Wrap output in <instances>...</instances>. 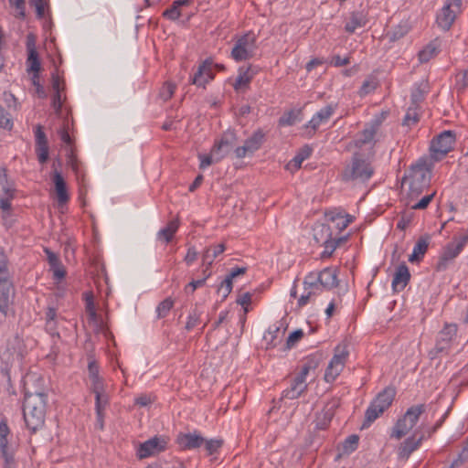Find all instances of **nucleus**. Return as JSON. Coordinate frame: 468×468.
I'll return each mask as SVG.
<instances>
[{"instance_id": "nucleus-1", "label": "nucleus", "mask_w": 468, "mask_h": 468, "mask_svg": "<svg viewBox=\"0 0 468 468\" xmlns=\"http://www.w3.org/2000/svg\"><path fill=\"white\" fill-rule=\"evenodd\" d=\"M34 382L43 384L44 380L36 376H27L25 379L23 418L30 434H35L44 428L47 407L45 388L41 386H34Z\"/></svg>"}, {"instance_id": "nucleus-2", "label": "nucleus", "mask_w": 468, "mask_h": 468, "mask_svg": "<svg viewBox=\"0 0 468 468\" xmlns=\"http://www.w3.org/2000/svg\"><path fill=\"white\" fill-rule=\"evenodd\" d=\"M431 170L425 160L412 165L404 180L409 182L406 205L413 210L425 209L436 195L430 189Z\"/></svg>"}, {"instance_id": "nucleus-3", "label": "nucleus", "mask_w": 468, "mask_h": 468, "mask_svg": "<svg viewBox=\"0 0 468 468\" xmlns=\"http://www.w3.org/2000/svg\"><path fill=\"white\" fill-rule=\"evenodd\" d=\"M355 217L342 209H332L324 213V222H317L314 227L315 234H339L343 232Z\"/></svg>"}, {"instance_id": "nucleus-4", "label": "nucleus", "mask_w": 468, "mask_h": 468, "mask_svg": "<svg viewBox=\"0 0 468 468\" xmlns=\"http://www.w3.org/2000/svg\"><path fill=\"white\" fill-rule=\"evenodd\" d=\"M425 410V404H417L410 407L393 426L390 437L399 440L408 434L418 423Z\"/></svg>"}, {"instance_id": "nucleus-5", "label": "nucleus", "mask_w": 468, "mask_h": 468, "mask_svg": "<svg viewBox=\"0 0 468 468\" xmlns=\"http://www.w3.org/2000/svg\"><path fill=\"white\" fill-rule=\"evenodd\" d=\"M467 243L468 236H462L442 246L435 264V271L438 272L445 271L453 264L454 260L460 255Z\"/></svg>"}, {"instance_id": "nucleus-6", "label": "nucleus", "mask_w": 468, "mask_h": 468, "mask_svg": "<svg viewBox=\"0 0 468 468\" xmlns=\"http://www.w3.org/2000/svg\"><path fill=\"white\" fill-rule=\"evenodd\" d=\"M396 392L392 388H386L379 392L371 401L370 405L365 412V425H370L380 415L387 410L395 398Z\"/></svg>"}, {"instance_id": "nucleus-7", "label": "nucleus", "mask_w": 468, "mask_h": 468, "mask_svg": "<svg viewBox=\"0 0 468 468\" xmlns=\"http://www.w3.org/2000/svg\"><path fill=\"white\" fill-rule=\"evenodd\" d=\"M348 356L349 349L346 343L342 342L335 347L334 356L325 369L324 377L327 383L335 381L336 378L341 374Z\"/></svg>"}, {"instance_id": "nucleus-8", "label": "nucleus", "mask_w": 468, "mask_h": 468, "mask_svg": "<svg viewBox=\"0 0 468 468\" xmlns=\"http://www.w3.org/2000/svg\"><path fill=\"white\" fill-rule=\"evenodd\" d=\"M256 41V35L251 31L239 37L232 48L231 58L236 61L251 58L257 50Z\"/></svg>"}, {"instance_id": "nucleus-9", "label": "nucleus", "mask_w": 468, "mask_h": 468, "mask_svg": "<svg viewBox=\"0 0 468 468\" xmlns=\"http://www.w3.org/2000/svg\"><path fill=\"white\" fill-rule=\"evenodd\" d=\"M456 335L457 325L455 324H445L437 335L435 346L430 350L429 357L435 359L441 354H447Z\"/></svg>"}, {"instance_id": "nucleus-10", "label": "nucleus", "mask_w": 468, "mask_h": 468, "mask_svg": "<svg viewBox=\"0 0 468 468\" xmlns=\"http://www.w3.org/2000/svg\"><path fill=\"white\" fill-rule=\"evenodd\" d=\"M462 11V0H446L436 16V23L438 27L444 31L450 30Z\"/></svg>"}, {"instance_id": "nucleus-11", "label": "nucleus", "mask_w": 468, "mask_h": 468, "mask_svg": "<svg viewBox=\"0 0 468 468\" xmlns=\"http://www.w3.org/2000/svg\"><path fill=\"white\" fill-rule=\"evenodd\" d=\"M455 141V133L452 131H443L435 136L430 145L431 158L434 161L441 160L453 149Z\"/></svg>"}, {"instance_id": "nucleus-12", "label": "nucleus", "mask_w": 468, "mask_h": 468, "mask_svg": "<svg viewBox=\"0 0 468 468\" xmlns=\"http://www.w3.org/2000/svg\"><path fill=\"white\" fill-rule=\"evenodd\" d=\"M373 168L364 160L354 158L352 166L343 174L344 180H359L365 182L373 175Z\"/></svg>"}, {"instance_id": "nucleus-13", "label": "nucleus", "mask_w": 468, "mask_h": 468, "mask_svg": "<svg viewBox=\"0 0 468 468\" xmlns=\"http://www.w3.org/2000/svg\"><path fill=\"white\" fill-rule=\"evenodd\" d=\"M304 292L298 300L300 307L308 303L309 300L315 295H320L326 290L316 277L315 272H310L303 281Z\"/></svg>"}, {"instance_id": "nucleus-14", "label": "nucleus", "mask_w": 468, "mask_h": 468, "mask_svg": "<svg viewBox=\"0 0 468 468\" xmlns=\"http://www.w3.org/2000/svg\"><path fill=\"white\" fill-rule=\"evenodd\" d=\"M27 353L23 339L16 335L7 341L6 350L3 354V359L8 362L21 361Z\"/></svg>"}, {"instance_id": "nucleus-15", "label": "nucleus", "mask_w": 468, "mask_h": 468, "mask_svg": "<svg viewBox=\"0 0 468 468\" xmlns=\"http://www.w3.org/2000/svg\"><path fill=\"white\" fill-rule=\"evenodd\" d=\"M341 404L339 398L331 399L324 407V409L316 415L315 428L324 430L328 427L335 416V410Z\"/></svg>"}, {"instance_id": "nucleus-16", "label": "nucleus", "mask_w": 468, "mask_h": 468, "mask_svg": "<svg viewBox=\"0 0 468 468\" xmlns=\"http://www.w3.org/2000/svg\"><path fill=\"white\" fill-rule=\"evenodd\" d=\"M264 141V133L261 130H257L250 136L242 146L235 149V154L238 158H243L248 154H252L259 150Z\"/></svg>"}, {"instance_id": "nucleus-17", "label": "nucleus", "mask_w": 468, "mask_h": 468, "mask_svg": "<svg viewBox=\"0 0 468 468\" xmlns=\"http://www.w3.org/2000/svg\"><path fill=\"white\" fill-rule=\"evenodd\" d=\"M166 441L165 439L154 437L140 444L137 450L139 459H145L158 454L165 449Z\"/></svg>"}, {"instance_id": "nucleus-18", "label": "nucleus", "mask_w": 468, "mask_h": 468, "mask_svg": "<svg viewBox=\"0 0 468 468\" xmlns=\"http://www.w3.org/2000/svg\"><path fill=\"white\" fill-rule=\"evenodd\" d=\"M336 108L337 104H328L317 112L304 126L308 130L309 135H313L322 123L326 122Z\"/></svg>"}, {"instance_id": "nucleus-19", "label": "nucleus", "mask_w": 468, "mask_h": 468, "mask_svg": "<svg viewBox=\"0 0 468 468\" xmlns=\"http://www.w3.org/2000/svg\"><path fill=\"white\" fill-rule=\"evenodd\" d=\"M15 287L12 280L0 281V312L6 316L13 303Z\"/></svg>"}, {"instance_id": "nucleus-20", "label": "nucleus", "mask_w": 468, "mask_h": 468, "mask_svg": "<svg viewBox=\"0 0 468 468\" xmlns=\"http://www.w3.org/2000/svg\"><path fill=\"white\" fill-rule=\"evenodd\" d=\"M212 62L209 59L203 61L197 68V70L190 77V83L197 87L205 88L213 78Z\"/></svg>"}, {"instance_id": "nucleus-21", "label": "nucleus", "mask_w": 468, "mask_h": 468, "mask_svg": "<svg viewBox=\"0 0 468 468\" xmlns=\"http://www.w3.org/2000/svg\"><path fill=\"white\" fill-rule=\"evenodd\" d=\"M10 434V429L5 420L0 422V452L5 460V468H11L14 463L13 452L9 451L7 437Z\"/></svg>"}, {"instance_id": "nucleus-22", "label": "nucleus", "mask_w": 468, "mask_h": 468, "mask_svg": "<svg viewBox=\"0 0 468 468\" xmlns=\"http://www.w3.org/2000/svg\"><path fill=\"white\" fill-rule=\"evenodd\" d=\"M27 71L38 73L41 68L40 60L36 48V39L33 34H28L27 37Z\"/></svg>"}, {"instance_id": "nucleus-23", "label": "nucleus", "mask_w": 468, "mask_h": 468, "mask_svg": "<svg viewBox=\"0 0 468 468\" xmlns=\"http://www.w3.org/2000/svg\"><path fill=\"white\" fill-rule=\"evenodd\" d=\"M235 135L233 133H226L222 138L212 147L216 162L223 159L233 148Z\"/></svg>"}, {"instance_id": "nucleus-24", "label": "nucleus", "mask_w": 468, "mask_h": 468, "mask_svg": "<svg viewBox=\"0 0 468 468\" xmlns=\"http://www.w3.org/2000/svg\"><path fill=\"white\" fill-rule=\"evenodd\" d=\"M88 378L90 382V389L93 393L106 389L103 378L100 376V367L94 359H90L88 363Z\"/></svg>"}, {"instance_id": "nucleus-25", "label": "nucleus", "mask_w": 468, "mask_h": 468, "mask_svg": "<svg viewBox=\"0 0 468 468\" xmlns=\"http://www.w3.org/2000/svg\"><path fill=\"white\" fill-rule=\"evenodd\" d=\"M36 154L40 164H45L48 159V144L46 134L41 125L36 126Z\"/></svg>"}, {"instance_id": "nucleus-26", "label": "nucleus", "mask_w": 468, "mask_h": 468, "mask_svg": "<svg viewBox=\"0 0 468 468\" xmlns=\"http://www.w3.org/2000/svg\"><path fill=\"white\" fill-rule=\"evenodd\" d=\"M176 441L183 450H194L203 445L204 437L195 431L194 432L179 433Z\"/></svg>"}, {"instance_id": "nucleus-27", "label": "nucleus", "mask_w": 468, "mask_h": 468, "mask_svg": "<svg viewBox=\"0 0 468 468\" xmlns=\"http://www.w3.org/2000/svg\"><path fill=\"white\" fill-rule=\"evenodd\" d=\"M418 431H416L412 436L406 439L399 447L398 449V455L399 459L407 460L410 455L416 451L420 445L421 444V441L424 439V435L420 434L417 438Z\"/></svg>"}, {"instance_id": "nucleus-28", "label": "nucleus", "mask_w": 468, "mask_h": 468, "mask_svg": "<svg viewBox=\"0 0 468 468\" xmlns=\"http://www.w3.org/2000/svg\"><path fill=\"white\" fill-rule=\"evenodd\" d=\"M381 121L379 119H375L370 122V123L367 124L364 130L357 135V138L355 140V145L356 147H362L365 144L371 143L377 133Z\"/></svg>"}, {"instance_id": "nucleus-29", "label": "nucleus", "mask_w": 468, "mask_h": 468, "mask_svg": "<svg viewBox=\"0 0 468 468\" xmlns=\"http://www.w3.org/2000/svg\"><path fill=\"white\" fill-rule=\"evenodd\" d=\"M316 277L326 290L338 286V269L335 267L324 268L316 273Z\"/></svg>"}, {"instance_id": "nucleus-30", "label": "nucleus", "mask_w": 468, "mask_h": 468, "mask_svg": "<svg viewBox=\"0 0 468 468\" xmlns=\"http://www.w3.org/2000/svg\"><path fill=\"white\" fill-rule=\"evenodd\" d=\"M307 383L302 377L296 376L289 388L282 391V398L288 399H298L302 394L307 390Z\"/></svg>"}, {"instance_id": "nucleus-31", "label": "nucleus", "mask_w": 468, "mask_h": 468, "mask_svg": "<svg viewBox=\"0 0 468 468\" xmlns=\"http://www.w3.org/2000/svg\"><path fill=\"white\" fill-rule=\"evenodd\" d=\"M410 279V273L409 268L405 263L400 264L395 273L392 280V289L394 292L402 291L407 284L409 283Z\"/></svg>"}, {"instance_id": "nucleus-32", "label": "nucleus", "mask_w": 468, "mask_h": 468, "mask_svg": "<svg viewBox=\"0 0 468 468\" xmlns=\"http://www.w3.org/2000/svg\"><path fill=\"white\" fill-rule=\"evenodd\" d=\"M348 239V236H338L332 237L328 236L325 240L323 241L322 246L324 247V250L320 254L321 259L330 258L335 250L346 243Z\"/></svg>"}, {"instance_id": "nucleus-33", "label": "nucleus", "mask_w": 468, "mask_h": 468, "mask_svg": "<svg viewBox=\"0 0 468 468\" xmlns=\"http://www.w3.org/2000/svg\"><path fill=\"white\" fill-rule=\"evenodd\" d=\"M256 73L257 70L254 69L251 66L239 68V74L235 83L233 84L234 89L236 90H242L247 89Z\"/></svg>"}, {"instance_id": "nucleus-34", "label": "nucleus", "mask_w": 468, "mask_h": 468, "mask_svg": "<svg viewBox=\"0 0 468 468\" xmlns=\"http://www.w3.org/2000/svg\"><path fill=\"white\" fill-rule=\"evenodd\" d=\"M53 182L55 185V191L58 203H66L69 200V197L67 191L66 182L59 172L55 171Z\"/></svg>"}, {"instance_id": "nucleus-35", "label": "nucleus", "mask_w": 468, "mask_h": 468, "mask_svg": "<svg viewBox=\"0 0 468 468\" xmlns=\"http://www.w3.org/2000/svg\"><path fill=\"white\" fill-rule=\"evenodd\" d=\"M441 48V41L436 38L431 41L423 49L419 52V59L421 63H426L436 57Z\"/></svg>"}, {"instance_id": "nucleus-36", "label": "nucleus", "mask_w": 468, "mask_h": 468, "mask_svg": "<svg viewBox=\"0 0 468 468\" xmlns=\"http://www.w3.org/2000/svg\"><path fill=\"white\" fill-rule=\"evenodd\" d=\"M430 245L428 238H420L416 242L412 253L409 257V261L411 263L420 262L426 254Z\"/></svg>"}, {"instance_id": "nucleus-37", "label": "nucleus", "mask_w": 468, "mask_h": 468, "mask_svg": "<svg viewBox=\"0 0 468 468\" xmlns=\"http://www.w3.org/2000/svg\"><path fill=\"white\" fill-rule=\"evenodd\" d=\"M321 362L320 355H312L307 356L302 365L300 372L297 376L302 377L303 379L306 381V377L309 375L311 371L314 372L315 369L319 367Z\"/></svg>"}, {"instance_id": "nucleus-38", "label": "nucleus", "mask_w": 468, "mask_h": 468, "mask_svg": "<svg viewBox=\"0 0 468 468\" xmlns=\"http://www.w3.org/2000/svg\"><path fill=\"white\" fill-rule=\"evenodd\" d=\"M225 245L223 243L218 244L214 247H209L205 250L202 255V264L211 266L214 260L223 253Z\"/></svg>"}, {"instance_id": "nucleus-39", "label": "nucleus", "mask_w": 468, "mask_h": 468, "mask_svg": "<svg viewBox=\"0 0 468 468\" xmlns=\"http://www.w3.org/2000/svg\"><path fill=\"white\" fill-rule=\"evenodd\" d=\"M202 314L203 311L197 304H196L194 309L190 312V314L187 316V321L185 325L186 330L191 331L196 326H197L201 323Z\"/></svg>"}, {"instance_id": "nucleus-40", "label": "nucleus", "mask_w": 468, "mask_h": 468, "mask_svg": "<svg viewBox=\"0 0 468 468\" xmlns=\"http://www.w3.org/2000/svg\"><path fill=\"white\" fill-rule=\"evenodd\" d=\"M365 25L363 16L359 13H352L348 20L346 22L345 29L346 32L352 34L356 28Z\"/></svg>"}, {"instance_id": "nucleus-41", "label": "nucleus", "mask_w": 468, "mask_h": 468, "mask_svg": "<svg viewBox=\"0 0 468 468\" xmlns=\"http://www.w3.org/2000/svg\"><path fill=\"white\" fill-rule=\"evenodd\" d=\"M312 153V149L309 146H305L291 160L288 164V168L299 169L302 165V163L307 159Z\"/></svg>"}, {"instance_id": "nucleus-42", "label": "nucleus", "mask_w": 468, "mask_h": 468, "mask_svg": "<svg viewBox=\"0 0 468 468\" xmlns=\"http://www.w3.org/2000/svg\"><path fill=\"white\" fill-rule=\"evenodd\" d=\"M0 186L2 188V196L14 197L16 193L15 184L13 182H9L6 179V175L5 170L0 172Z\"/></svg>"}, {"instance_id": "nucleus-43", "label": "nucleus", "mask_w": 468, "mask_h": 468, "mask_svg": "<svg viewBox=\"0 0 468 468\" xmlns=\"http://www.w3.org/2000/svg\"><path fill=\"white\" fill-rule=\"evenodd\" d=\"M420 121V112H419V107L417 106H410L402 121V124L408 127H410L414 124H416Z\"/></svg>"}, {"instance_id": "nucleus-44", "label": "nucleus", "mask_w": 468, "mask_h": 468, "mask_svg": "<svg viewBox=\"0 0 468 468\" xmlns=\"http://www.w3.org/2000/svg\"><path fill=\"white\" fill-rule=\"evenodd\" d=\"M223 442L222 439L207 440L204 438V443L202 446H204L207 455H213L222 447Z\"/></svg>"}, {"instance_id": "nucleus-45", "label": "nucleus", "mask_w": 468, "mask_h": 468, "mask_svg": "<svg viewBox=\"0 0 468 468\" xmlns=\"http://www.w3.org/2000/svg\"><path fill=\"white\" fill-rule=\"evenodd\" d=\"M95 395V410L96 411H104L106 407L109 405V396L106 393V390L99 391L98 393H94Z\"/></svg>"}, {"instance_id": "nucleus-46", "label": "nucleus", "mask_w": 468, "mask_h": 468, "mask_svg": "<svg viewBox=\"0 0 468 468\" xmlns=\"http://www.w3.org/2000/svg\"><path fill=\"white\" fill-rule=\"evenodd\" d=\"M174 306V301L172 298L168 297L162 301L156 307V313L158 318H164L167 316L170 310Z\"/></svg>"}, {"instance_id": "nucleus-47", "label": "nucleus", "mask_w": 468, "mask_h": 468, "mask_svg": "<svg viewBox=\"0 0 468 468\" xmlns=\"http://www.w3.org/2000/svg\"><path fill=\"white\" fill-rule=\"evenodd\" d=\"M12 280L8 268V260L6 255L0 250V281Z\"/></svg>"}, {"instance_id": "nucleus-48", "label": "nucleus", "mask_w": 468, "mask_h": 468, "mask_svg": "<svg viewBox=\"0 0 468 468\" xmlns=\"http://www.w3.org/2000/svg\"><path fill=\"white\" fill-rule=\"evenodd\" d=\"M359 437L356 434L348 436L343 442V450L345 453L354 452L358 445Z\"/></svg>"}, {"instance_id": "nucleus-49", "label": "nucleus", "mask_w": 468, "mask_h": 468, "mask_svg": "<svg viewBox=\"0 0 468 468\" xmlns=\"http://www.w3.org/2000/svg\"><path fill=\"white\" fill-rule=\"evenodd\" d=\"M13 127V121L10 114L0 105V128L11 130Z\"/></svg>"}, {"instance_id": "nucleus-50", "label": "nucleus", "mask_w": 468, "mask_h": 468, "mask_svg": "<svg viewBox=\"0 0 468 468\" xmlns=\"http://www.w3.org/2000/svg\"><path fill=\"white\" fill-rule=\"evenodd\" d=\"M176 90V86L173 83L166 82L163 85L159 91V97L164 101H166L173 96Z\"/></svg>"}, {"instance_id": "nucleus-51", "label": "nucleus", "mask_w": 468, "mask_h": 468, "mask_svg": "<svg viewBox=\"0 0 468 468\" xmlns=\"http://www.w3.org/2000/svg\"><path fill=\"white\" fill-rule=\"evenodd\" d=\"M426 93L425 89L421 88V85L416 87L411 93V102L413 106L419 107V103L424 100Z\"/></svg>"}, {"instance_id": "nucleus-52", "label": "nucleus", "mask_w": 468, "mask_h": 468, "mask_svg": "<svg viewBox=\"0 0 468 468\" xmlns=\"http://www.w3.org/2000/svg\"><path fill=\"white\" fill-rule=\"evenodd\" d=\"M281 326L277 324L270 326L267 333L264 335V339L269 341V344H271L273 346H275L276 344L274 343V340L277 338Z\"/></svg>"}, {"instance_id": "nucleus-53", "label": "nucleus", "mask_w": 468, "mask_h": 468, "mask_svg": "<svg viewBox=\"0 0 468 468\" xmlns=\"http://www.w3.org/2000/svg\"><path fill=\"white\" fill-rule=\"evenodd\" d=\"M50 270L53 272V278L58 282H60L66 276V270L61 262L50 266Z\"/></svg>"}, {"instance_id": "nucleus-54", "label": "nucleus", "mask_w": 468, "mask_h": 468, "mask_svg": "<svg viewBox=\"0 0 468 468\" xmlns=\"http://www.w3.org/2000/svg\"><path fill=\"white\" fill-rule=\"evenodd\" d=\"M232 281L233 280L227 276L218 287V292L222 295L223 298H226L230 293L232 290Z\"/></svg>"}, {"instance_id": "nucleus-55", "label": "nucleus", "mask_w": 468, "mask_h": 468, "mask_svg": "<svg viewBox=\"0 0 468 468\" xmlns=\"http://www.w3.org/2000/svg\"><path fill=\"white\" fill-rule=\"evenodd\" d=\"M303 336V332L301 329L295 330L291 333L287 338V347H292L299 340H301Z\"/></svg>"}, {"instance_id": "nucleus-56", "label": "nucleus", "mask_w": 468, "mask_h": 468, "mask_svg": "<svg viewBox=\"0 0 468 468\" xmlns=\"http://www.w3.org/2000/svg\"><path fill=\"white\" fill-rule=\"evenodd\" d=\"M456 85L459 90H463L468 86V69L457 74Z\"/></svg>"}, {"instance_id": "nucleus-57", "label": "nucleus", "mask_w": 468, "mask_h": 468, "mask_svg": "<svg viewBox=\"0 0 468 468\" xmlns=\"http://www.w3.org/2000/svg\"><path fill=\"white\" fill-rule=\"evenodd\" d=\"M163 16L170 20H176L180 17L181 13L179 7L175 4H172L171 7L166 9Z\"/></svg>"}, {"instance_id": "nucleus-58", "label": "nucleus", "mask_w": 468, "mask_h": 468, "mask_svg": "<svg viewBox=\"0 0 468 468\" xmlns=\"http://www.w3.org/2000/svg\"><path fill=\"white\" fill-rule=\"evenodd\" d=\"M198 256V252L197 251L194 246H190L187 250L186 255L185 256V262L186 265H191L194 261H197Z\"/></svg>"}, {"instance_id": "nucleus-59", "label": "nucleus", "mask_w": 468, "mask_h": 468, "mask_svg": "<svg viewBox=\"0 0 468 468\" xmlns=\"http://www.w3.org/2000/svg\"><path fill=\"white\" fill-rule=\"evenodd\" d=\"M199 159H200V165H199V167L201 169H205L206 167L209 166L213 163H217L215 158H214L213 151L212 150H211L209 154H207V155H201L200 154L199 155Z\"/></svg>"}, {"instance_id": "nucleus-60", "label": "nucleus", "mask_w": 468, "mask_h": 468, "mask_svg": "<svg viewBox=\"0 0 468 468\" xmlns=\"http://www.w3.org/2000/svg\"><path fill=\"white\" fill-rule=\"evenodd\" d=\"M179 227L177 220L170 221L165 228L159 230L158 234H175Z\"/></svg>"}, {"instance_id": "nucleus-61", "label": "nucleus", "mask_w": 468, "mask_h": 468, "mask_svg": "<svg viewBox=\"0 0 468 468\" xmlns=\"http://www.w3.org/2000/svg\"><path fill=\"white\" fill-rule=\"evenodd\" d=\"M52 106L56 113H59L62 107V91L54 92L52 98Z\"/></svg>"}, {"instance_id": "nucleus-62", "label": "nucleus", "mask_w": 468, "mask_h": 468, "mask_svg": "<svg viewBox=\"0 0 468 468\" xmlns=\"http://www.w3.org/2000/svg\"><path fill=\"white\" fill-rule=\"evenodd\" d=\"M14 197L0 196V210L3 212V214H9L11 209V200Z\"/></svg>"}, {"instance_id": "nucleus-63", "label": "nucleus", "mask_w": 468, "mask_h": 468, "mask_svg": "<svg viewBox=\"0 0 468 468\" xmlns=\"http://www.w3.org/2000/svg\"><path fill=\"white\" fill-rule=\"evenodd\" d=\"M205 284V279H199V280H194L190 282L185 288L186 292L187 293H193L196 289L198 287H201Z\"/></svg>"}, {"instance_id": "nucleus-64", "label": "nucleus", "mask_w": 468, "mask_h": 468, "mask_svg": "<svg viewBox=\"0 0 468 468\" xmlns=\"http://www.w3.org/2000/svg\"><path fill=\"white\" fill-rule=\"evenodd\" d=\"M52 89L54 92L63 91L64 80H61L57 74H52Z\"/></svg>"}]
</instances>
